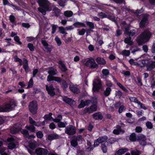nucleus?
<instances>
[{
	"instance_id": "37998d69",
	"label": "nucleus",
	"mask_w": 155,
	"mask_h": 155,
	"mask_svg": "<svg viewBox=\"0 0 155 155\" xmlns=\"http://www.w3.org/2000/svg\"><path fill=\"white\" fill-rule=\"evenodd\" d=\"M117 84L121 89L125 92H128V90L120 83L117 82Z\"/></svg>"
},
{
	"instance_id": "aec40b11",
	"label": "nucleus",
	"mask_w": 155,
	"mask_h": 155,
	"mask_svg": "<svg viewBox=\"0 0 155 155\" xmlns=\"http://www.w3.org/2000/svg\"><path fill=\"white\" fill-rule=\"evenodd\" d=\"M20 130V128L18 127L17 125H15L11 129L10 131L12 134H15L18 132Z\"/></svg>"
},
{
	"instance_id": "69168bd1",
	"label": "nucleus",
	"mask_w": 155,
	"mask_h": 155,
	"mask_svg": "<svg viewBox=\"0 0 155 155\" xmlns=\"http://www.w3.org/2000/svg\"><path fill=\"white\" fill-rule=\"evenodd\" d=\"M36 135L37 137L39 138H41L43 136L42 132L41 131L37 132L36 133Z\"/></svg>"
},
{
	"instance_id": "a878e982",
	"label": "nucleus",
	"mask_w": 155,
	"mask_h": 155,
	"mask_svg": "<svg viewBox=\"0 0 155 155\" xmlns=\"http://www.w3.org/2000/svg\"><path fill=\"white\" fill-rule=\"evenodd\" d=\"M93 117L95 119H101L103 118L102 115L101 114L100 112L97 113L93 114Z\"/></svg>"
},
{
	"instance_id": "c9c22d12",
	"label": "nucleus",
	"mask_w": 155,
	"mask_h": 155,
	"mask_svg": "<svg viewBox=\"0 0 155 155\" xmlns=\"http://www.w3.org/2000/svg\"><path fill=\"white\" fill-rule=\"evenodd\" d=\"M64 15L67 17H70L72 16L73 13L71 11H66L64 12Z\"/></svg>"
},
{
	"instance_id": "58836bf2",
	"label": "nucleus",
	"mask_w": 155,
	"mask_h": 155,
	"mask_svg": "<svg viewBox=\"0 0 155 155\" xmlns=\"http://www.w3.org/2000/svg\"><path fill=\"white\" fill-rule=\"evenodd\" d=\"M52 11L56 16H58L59 15L60 13V11L59 9L55 7L54 8Z\"/></svg>"
},
{
	"instance_id": "dca6fc26",
	"label": "nucleus",
	"mask_w": 155,
	"mask_h": 155,
	"mask_svg": "<svg viewBox=\"0 0 155 155\" xmlns=\"http://www.w3.org/2000/svg\"><path fill=\"white\" fill-rule=\"evenodd\" d=\"M23 68L24 69L25 72L27 73L30 71V69L28 66V61L25 58L23 59V63H22Z\"/></svg>"
},
{
	"instance_id": "a18cd8bd",
	"label": "nucleus",
	"mask_w": 155,
	"mask_h": 155,
	"mask_svg": "<svg viewBox=\"0 0 155 155\" xmlns=\"http://www.w3.org/2000/svg\"><path fill=\"white\" fill-rule=\"evenodd\" d=\"M29 123L31 124L35 125L37 126H39V125L38 124V123H36L35 121L33 120L32 118L31 117H29Z\"/></svg>"
},
{
	"instance_id": "f257e3e1",
	"label": "nucleus",
	"mask_w": 155,
	"mask_h": 155,
	"mask_svg": "<svg viewBox=\"0 0 155 155\" xmlns=\"http://www.w3.org/2000/svg\"><path fill=\"white\" fill-rule=\"evenodd\" d=\"M151 35V34L149 31L145 30L137 37V41L139 45H142L148 41Z\"/></svg>"
},
{
	"instance_id": "393cba45",
	"label": "nucleus",
	"mask_w": 155,
	"mask_h": 155,
	"mask_svg": "<svg viewBox=\"0 0 155 155\" xmlns=\"http://www.w3.org/2000/svg\"><path fill=\"white\" fill-rule=\"evenodd\" d=\"M124 131H122L120 129V127L119 126L117 125L116 127V129H114L113 131L114 134H118L121 133H123Z\"/></svg>"
},
{
	"instance_id": "b1692460",
	"label": "nucleus",
	"mask_w": 155,
	"mask_h": 155,
	"mask_svg": "<svg viewBox=\"0 0 155 155\" xmlns=\"http://www.w3.org/2000/svg\"><path fill=\"white\" fill-rule=\"evenodd\" d=\"M97 109V106L96 104H94L91 106L90 108H88L87 109V111L89 113H92V112L95 111Z\"/></svg>"
},
{
	"instance_id": "7c9ffc66",
	"label": "nucleus",
	"mask_w": 155,
	"mask_h": 155,
	"mask_svg": "<svg viewBox=\"0 0 155 155\" xmlns=\"http://www.w3.org/2000/svg\"><path fill=\"white\" fill-rule=\"evenodd\" d=\"M74 26L77 28H79L81 27H85V25L84 23L82 22H77L73 24Z\"/></svg>"
},
{
	"instance_id": "e433bc0d",
	"label": "nucleus",
	"mask_w": 155,
	"mask_h": 155,
	"mask_svg": "<svg viewBox=\"0 0 155 155\" xmlns=\"http://www.w3.org/2000/svg\"><path fill=\"white\" fill-rule=\"evenodd\" d=\"M111 89L109 87H107L104 91V94L106 96H108L110 94Z\"/></svg>"
},
{
	"instance_id": "c85d7f7f",
	"label": "nucleus",
	"mask_w": 155,
	"mask_h": 155,
	"mask_svg": "<svg viewBox=\"0 0 155 155\" xmlns=\"http://www.w3.org/2000/svg\"><path fill=\"white\" fill-rule=\"evenodd\" d=\"M70 88L71 91L74 93L78 94L79 92V89L73 85H71Z\"/></svg>"
},
{
	"instance_id": "f3484780",
	"label": "nucleus",
	"mask_w": 155,
	"mask_h": 155,
	"mask_svg": "<svg viewBox=\"0 0 155 155\" xmlns=\"http://www.w3.org/2000/svg\"><path fill=\"white\" fill-rule=\"evenodd\" d=\"M91 101L89 100H88L85 101H82L80 104L78 106V107L81 108L84 107L85 106H88L90 104Z\"/></svg>"
},
{
	"instance_id": "f8f14e48",
	"label": "nucleus",
	"mask_w": 155,
	"mask_h": 155,
	"mask_svg": "<svg viewBox=\"0 0 155 155\" xmlns=\"http://www.w3.org/2000/svg\"><path fill=\"white\" fill-rule=\"evenodd\" d=\"M46 88L48 94L51 96H53L54 95L55 93L54 91V88L53 86L51 85L48 86L47 85H46Z\"/></svg>"
},
{
	"instance_id": "0e129e2a",
	"label": "nucleus",
	"mask_w": 155,
	"mask_h": 155,
	"mask_svg": "<svg viewBox=\"0 0 155 155\" xmlns=\"http://www.w3.org/2000/svg\"><path fill=\"white\" fill-rule=\"evenodd\" d=\"M55 40L58 46H60L61 44V42L60 39L57 36L55 38Z\"/></svg>"
},
{
	"instance_id": "c03bdc74",
	"label": "nucleus",
	"mask_w": 155,
	"mask_h": 155,
	"mask_svg": "<svg viewBox=\"0 0 155 155\" xmlns=\"http://www.w3.org/2000/svg\"><path fill=\"white\" fill-rule=\"evenodd\" d=\"M65 28H64L63 27H59V31L60 33L64 35H67L68 34L67 33L65 32Z\"/></svg>"
},
{
	"instance_id": "1a4fd4ad",
	"label": "nucleus",
	"mask_w": 155,
	"mask_h": 155,
	"mask_svg": "<svg viewBox=\"0 0 155 155\" xmlns=\"http://www.w3.org/2000/svg\"><path fill=\"white\" fill-rule=\"evenodd\" d=\"M146 67L147 71H149L155 68V61L151 60L150 59H147Z\"/></svg>"
},
{
	"instance_id": "2eb2a0df",
	"label": "nucleus",
	"mask_w": 155,
	"mask_h": 155,
	"mask_svg": "<svg viewBox=\"0 0 155 155\" xmlns=\"http://www.w3.org/2000/svg\"><path fill=\"white\" fill-rule=\"evenodd\" d=\"M139 141L140 145L145 146L146 145V138L143 135H140L139 136Z\"/></svg>"
},
{
	"instance_id": "5701e85b",
	"label": "nucleus",
	"mask_w": 155,
	"mask_h": 155,
	"mask_svg": "<svg viewBox=\"0 0 155 155\" xmlns=\"http://www.w3.org/2000/svg\"><path fill=\"white\" fill-rule=\"evenodd\" d=\"M97 62L99 64L104 65L106 63V62L105 60L102 58L97 57L96 59Z\"/></svg>"
},
{
	"instance_id": "9b49d317",
	"label": "nucleus",
	"mask_w": 155,
	"mask_h": 155,
	"mask_svg": "<svg viewBox=\"0 0 155 155\" xmlns=\"http://www.w3.org/2000/svg\"><path fill=\"white\" fill-rule=\"evenodd\" d=\"M37 145V143L35 141H34L31 142L29 145L30 148L31 150L28 149L27 150L28 152L31 155H33L34 154V150H33L35 149Z\"/></svg>"
},
{
	"instance_id": "052dcab7",
	"label": "nucleus",
	"mask_w": 155,
	"mask_h": 155,
	"mask_svg": "<svg viewBox=\"0 0 155 155\" xmlns=\"http://www.w3.org/2000/svg\"><path fill=\"white\" fill-rule=\"evenodd\" d=\"M67 124V123H64V122H58V126L59 127H65L66 124Z\"/></svg>"
},
{
	"instance_id": "de8ad7c7",
	"label": "nucleus",
	"mask_w": 155,
	"mask_h": 155,
	"mask_svg": "<svg viewBox=\"0 0 155 155\" xmlns=\"http://www.w3.org/2000/svg\"><path fill=\"white\" fill-rule=\"evenodd\" d=\"M107 139V137H101L98 139V140H99L100 143H102L106 141Z\"/></svg>"
},
{
	"instance_id": "864d4df0",
	"label": "nucleus",
	"mask_w": 155,
	"mask_h": 155,
	"mask_svg": "<svg viewBox=\"0 0 155 155\" xmlns=\"http://www.w3.org/2000/svg\"><path fill=\"white\" fill-rule=\"evenodd\" d=\"M14 61L16 62H19L20 65H21L22 64V60L18 58L17 56H15L14 57Z\"/></svg>"
},
{
	"instance_id": "c756f323",
	"label": "nucleus",
	"mask_w": 155,
	"mask_h": 155,
	"mask_svg": "<svg viewBox=\"0 0 155 155\" xmlns=\"http://www.w3.org/2000/svg\"><path fill=\"white\" fill-rule=\"evenodd\" d=\"M48 72L49 74L55 75L57 73V72L56 69L51 68L49 70Z\"/></svg>"
},
{
	"instance_id": "338daca9",
	"label": "nucleus",
	"mask_w": 155,
	"mask_h": 155,
	"mask_svg": "<svg viewBox=\"0 0 155 155\" xmlns=\"http://www.w3.org/2000/svg\"><path fill=\"white\" fill-rule=\"evenodd\" d=\"M131 153L132 155H139L140 153L139 151L137 150H132Z\"/></svg>"
},
{
	"instance_id": "79ce46f5",
	"label": "nucleus",
	"mask_w": 155,
	"mask_h": 155,
	"mask_svg": "<svg viewBox=\"0 0 155 155\" xmlns=\"http://www.w3.org/2000/svg\"><path fill=\"white\" fill-rule=\"evenodd\" d=\"M62 116L60 115H59L56 118H52V120L54 122L56 123H58L60 122V121L62 120Z\"/></svg>"
},
{
	"instance_id": "7ed1b4c3",
	"label": "nucleus",
	"mask_w": 155,
	"mask_h": 155,
	"mask_svg": "<svg viewBox=\"0 0 155 155\" xmlns=\"http://www.w3.org/2000/svg\"><path fill=\"white\" fill-rule=\"evenodd\" d=\"M16 106V103L14 100H11L3 106H0V112H6L12 110Z\"/></svg>"
},
{
	"instance_id": "4be33fe9",
	"label": "nucleus",
	"mask_w": 155,
	"mask_h": 155,
	"mask_svg": "<svg viewBox=\"0 0 155 155\" xmlns=\"http://www.w3.org/2000/svg\"><path fill=\"white\" fill-rule=\"evenodd\" d=\"M148 23V21L146 18H143L140 23V26L141 28H143L147 25Z\"/></svg>"
},
{
	"instance_id": "412c9836",
	"label": "nucleus",
	"mask_w": 155,
	"mask_h": 155,
	"mask_svg": "<svg viewBox=\"0 0 155 155\" xmlns=\"http://www.w3.org/2000/svg\"><path fill=\"white\" fill-rule=\"evenodd\" d=\"M146 59L141 60L137 62V66L142 68L146 66L147 63Z\"/></svg>"
},
{
	"instance_id": "f03ea898",
	"label": "nucleus",
	"mask_w": 155,
	"mask_h": 155,
	"mask_svg": "<svg viewBox=\"0 0 155 155\" xmlns=\"http://www.w3.org/2000/svg\"><path fill=\"white\" fill-rule=\"evenodd\" d=\"M38 2L41 7L38 8V10L43 15L46 14V11L51 10L49 9L50 3L48 0H38Z\"/></svg>"
},
{
	"instance_id": "72a5a7b5",
	"label": "nucleus",
	"mask_w": 155,
	"mask_h": 155,
	"mask_svg": "<svg viewBox=\"0 0 155 155\" xmlns=\"http://www.w3.org/2000/svg\"><path fill=\"white\" fill-rule=\"evenodd\" d=\"M23 134L24 136L25 137H27L29 136V134L28 131L25 129H23L20 128L19 130Z\"/></svg>"
},
{
	"instance_id": "6e6552de",
	"label": "nucleus",
	"mask_w": 155,
	"mask_h": 155,
	"mask_svg": "<svg viewBox=\"0 0 155 155\" xmlns=\"http://www.w3.org/2000/svg\"><path fill=\"white\" fill-rule=\"evenodd\" d=\"M65 132L69 135H72L76 133V128L75 127L69 125L65 128Z\"/></svg>"
},
{
	"instance_id": "473e14b6",
	"label": "nucleus",
	"mask_w": 155,
	"mask_h": 155,
	"mask_svg": "<svg viewBox=\"0 0 155 155\" xmlns=\"http://www.w3.org/2000/svg\"><path fill=\"white\" fill-rule=\"evenodd\" d=\"M131 39V38L130 37L125 38L124 40V42L125 43L127 44L130 45H131L133 43V42Z\"/></svg>"
},
{
	"instance_id": "423d86ee",
	"label": "nucleus",
	"mask_w": 155,
	"mask_h": 155,
	"mask_svg": "<svg viewBox=\"0 0 155 155\" xmlns=\"http://www.w3.org/2000/svg\"><path fill=\"white\" fill-rule=\"evenodd\" d=\"M101 82L100 79L98 78H96L93 83V91H97L101 87Z\"/></svg>"
},
{
	"instance_id": "774afa93",
	"label": "nucleus",
	"mask_w": 155,
	"mask_h": 155,
	"mask_svg": "<svg viewBox=\"0 0 155 155\" xmlns=\"http://www.w3.org/2000/svg\"><path fill=\"white\" fill-rule=\"evenodd\" d=\"M86 30L84 28H82L81 30H78V34L80 35H84L85 32Z\"/></svg>"
},
{
	"instance_id": "2f4dec72",
	"label": "nucleus",
	"mask_w": 155,
	"mask_h": 155,
	"mask_svg": "<svg viewBox=\"0 0 155 155\" xmlns=\"http://www.w3.org/2000/svg\"><path fill=\"white\" fill-rule=\"evenodd\" d=\"M59 67L61 70L62 71H65L67 70V69L65 65L61 61H60L59 62Z\"/></svg>"
},
{
	"instance_id": "ea45409f",
	"label": "nucleus",
	"mask_w": 155,
	"mask_h": 155,
	"mask_svg": "<svg viewBox=\"0 0 155 155\" xmlns=\"http://www.w3.org/2000/svg\"><path fill=\"white\" fill-rule=\"evenodd\" d=\"M130 54V51L129 50H124L121 52V54L124 56H128Z\"/></svg>"
},
{
	"instance_id": "6ab92c4d",
	"label": "nucleus",
	"mask_w": 155,
	"mask_h": 155,
	"mask_svg": "<svg viewBox=\"0 0 155 155\" xmlns=\"http://www.w3.org/2000/svg\"><path fill=\"white\" fill-rule=\"evenodd\" d=\"M102 74L101 78H105L109 74V71L107 69H103L102 71Z\"/></svg>"
},
{
	"instance_id": "20e7f679",
	"label": "nucleus",
	"mask_w": 155,
	"mask_h": 155,
	"mask_svg": "<svg viewBox=\"0 0 155 155\" xmlns=\"http://www.w3.org/2000/svg\"><path fill=\"white\" fill-rule=\"evenodd\" d=\"M81 62L84 63L85 66L90 68H97L98 67V64L96 63L94 59L92 58L83 59Z\"/></svg>"
},
{
	"instance_id": "4c0bfd02",
	"label": "nucleus",
	"mask_w": 155,
	"mask_h": 155,
	"mask_svg": "<svg viewBox=\"0 0 155 155\" xmlns=\"http://www.w3.org/2000/svg\"><path fill=\"white\" fill-rule=\"evenodd\" d=\"M86 23L87 25L91 29H93L94 28V25L93 22L88 21H86Z\"/></svg>"
},
{
	"instance_id": "a211bd4d",
	"label": "nucleus",
	"mask_w": 155,
	"mask_h": 155,
	"mask_svg": "<svg viewBox=\"0 0 155 155\" xmlns=\"http://www.w3.org/2000/svg\"><path fill=\"white\" fill-rule=\"evenodd\" d=\"M128 150L127 148H122L116 151L114 155H122L124 153Z\"/></svg>"
},
{
	"instance_id": "8fccbe9b",
	"label": "nucleus",
	"mask_w": 155,
	"mask_h": 155,
	"mask_svg": "<svg viewBox=\"0 0 155 155\" xmlns=\"http://www.w3.org/2000/svg\"><path fill=\"white\" fill-rule=\"evenodd\" d=\"M137 60V59H135V60H134L133 59H131L129 60V62L130 64L137 66V62L135 61Z\"/></svg>"
},
{
	"instance_id": "a19ab883",
	"label": "nucleus",
	"mask_w": 155,
	"mask_h": 155,
	"mask_svg": "<svg viewBox=\"0 0 155 155\" xmlns=\"http://www.w3.org/2000/svg\"><path fill=\"white\" fill-rule=\"evenodd\" d=\"M129 98L131 102L135 103L137 104L139 101L137 98L135 97H129Z\"/></svg>"
},
{
	"instance_id": "9d476101",
	"label": "nucleus",
	"mask_w": 155,
	"mask_h": 155,
	"mask_svg": "<svg viewBox=\"0 0 155 155\" xmlns=\"http://www.w3.org/2000/svg\"><path fill=\"white\" fill-rule=\"evenodd\" d=\"M35 152L37 154L39 155H47L48 154V150L45 149L38 148L36 149Z\"/></svg>"
},
{
	"instance_id": "4468645a",
	"label": "nucleus",
	"mask_w": 155,
	"mask_h": 155,
	"mask_svg": "<svg viewBox=\"0 0 155 155\" xmlns=\"http://www.w3.org/2000/svg\"><path fill=\"white\" fill-rule=\"evenodd\" d=\"M136 31L135 30L132 29L129 30V28L128 27L125 28L124 31V34L129 35V37L134 36L135 34Z\"/></svg>"
},
{
	"instance_id": "3c124183",
	"label": "nucleus",
	"mask_w": 155,
	"mask_h": 155,
	"mask_svg": "<svg viewBox=\"0 0 155 155\" xmlns=\"http://www.w3.org/2000/svg\"><path fill=\"white\" fill-rule=\"evenodd\" d=\"M130 139L131 141H135L136 139V136L134 133H133L130 135Z\"/></svg>"
},
{
	"instance_id": "bf43d9fd",
	"label": "nucleus",
	"mask_w": 155,
	"mask_h": 155,
	"mask_svg": "<svg viewBox=\"0 0 155 155\" xmlns=\"http://www.w3.org/2000/svg\"><path fill=\"white\" fill-rule=\"evenodd\" d=\"M6 148L2 147L0 148V153L1 155H8L5 153H4V152L6 150Z\"/></svg>"
},
{
	"instance_id": "39448f33",
	"label": "nucleus",
	"mask_w": 155,
	"mask_h": 155,
	"mask_svg": "<svg viewBox=\"0 0 155 155\" xmlns=\"http://www.w3.org/2000/svg\"><path fill=\"white\" fill-rule=\"evenodd\" d=\"M8 147L9 149H12L15 148L18 145V143L16 139L13 137H11L8 138Z\"/></svg>"
},
{
	"instance_id": "ddd939ff",
	"label": "nucleus",
	"mask_w": 155,
	"mask_h": 155,
	"mask_svg": "<svg viewBox=\"0 0 155 155\" xmlns=\"http://www.w3.org/2000/svg\"><path fill=\"white\" fill-rule=\"evenodd\" d=\"M97 15L101 18H107L112 20H114L115 18L114 17L112 16V15H110L108 14H106L102 12L98 13Z\"/></svg>"
},
{
	"instance_id": "49530a36",
	"label": "nucleus",
	"mask_w": 155,
	"mask_h": 155,
	"mask_svg": "<svg viewBox=\"0 0 155 155\" xmlns=\"http://www.w3.org/2000/svg\"><path fill=\"white\" fill-rule=\"evenodd\" d=\"M138 105V107L140 108L146 110L147 109V108L145 106L144 104L141 103L140 101H139L137 104Z\"/></svg>"
},
{
	"instance_id": "bb28decb",
	"label": "nucleus",
	"mask_w": 155,
	"mask_h": 155,
	"mask_svg": "<svg viewBox=\"0 0 155 155\" xmlns=\"http://www.w3.org/2000/svg\"><path fill=\"white\" fill-rule=\"evenodd\" d=\"M58 136L56 134L49 135L48 136L47 139L49 140H51L58 139Z\"/></svg>"
},
{
	"instance_id": "4d7b16f0",
	"label": "nucleus",
	"mask_w": 155,
	"mask_h": 155,
	"mask_svg": "<svg viewBox=\"0 0 155 155\" xmlns=\"http://www.w3.org/2000/svg\"><path fill=\"white\" fill-rule=\"evenodd\" d=\"M102 150L104 153H106L107 151V148L104 144H102L101 146Z\"/></svg>"
},
{
	"instance_id": "09e8293b",
	"label": "nucleus",
	"mask_w": 155,
	"mask_h": 155,
	"mask_svg": "<svg viewBox=\"0 0 155 155\" xmlns=\"http://www.w3.org/2000/svg\"><path fill=\"white\" fill-rule=\"evenodd\" d=\"M58 3L61 6H64L65 5L66 0H58Z\"/></svg>"
},
{
	"instance_id": "cd10ccee",
	"label": "nucleus",
	"mask_w": 155,
	"mask_h": 155,
	"mask_svg": "<svg viewBox=\"0 0 155 155\" xmlns=\"http://www.w3.org/2000/svg\"><path fill=\"white\" fill-rule=\"evenodd\" d=\"M63 100L66 103L69 104L70 105H71L72 104L75 103V101L70 98H69L67 97H64L63 98Z\"/></svg>"
},
{
	"instance_id": "603ef678",
	"label": "nucleus",
	"mask_w": 155,
	"mask_h": 155,
	"mask_svg": "<svg viewBox=\"0 0 155 155\" xmlns=\"http://www.w3.org/2000/svg\"><path fill=\"white\" fill-rule=\"evenodd\" d=\"M25 127L32 132H34L35 131V127L34 126H28L27 125Z\"/></svg>"
},
{
	"instance_id": "13d9d810",
	"label": "nucleus",
	"mask_w": 155,
	"mask_h": 155,
	"mask_svg": "<svg viewBox=\"0 0 155 155\" xmlns=\"http://www.w3.org/2000/svg\"><path fill=\"white\" fill-rule=\"evenodd\" d=\"M28 47L29 48V50L31 51H33L34 50L35 47L31 43H28Z\"/></svg>"
},
{
	"instance_id": "e2e57ef3",
	"label": "nucleus",
	"mask_w": 155,
	"mask_h": 155,
	"mask_svg": "<svg viewBox=\"0 0 155 155\" xmlns=\"http://www.w3.org/2000/svg\"><path fill=\"white\" fill-rule=\"evenodd\" d=\"M15 41L19 45H21V42L20 41V38L18 36H16L14 37Z\"/></svg>"
},
{
	"instance_id": "680f3d73",
	"label": "nucleus",
	"mask_w": 155,
	"mask_h": 155,
	"mask_svg": "<svg viewBox=\"0 0 155 155\" xmlns=\"http://www.w3.org/2000/svg\"><path fill=\"white\" fill-rule=\"evenodd\" d=\"M51 26L52 27L51 33L52 34H54L56 31L57 28V25H51Z\"/></svg>"
},
{
	"instance_id": "0eeeda50",
	"label": "nucleus",
	"mask_w": 155,
	"mask_h": 155,
	"mask_svg": "<svg viewBox=\"0 0 155 155\" xmlns=\"http://www.w3.org/2000/svg\"><path fill=\"white\" fill-rule=\"evenodd\" d=\"M29 108L30 111L32 114L36 113L37 110V104L36 101H33L30 103Z\"/></svg>"
},
{
	"instance_id": "6e6d98bb",
	"label": "nucleus",
	"mask_w": 155,
	"mask_h": 155,
	"mask_svg": "<svg viewBox=\"0 0 155 155\" xmlns=\"http://www.w3.org/2000/svg\"><path fill=\"white\" fill-rule=\"evenodd\" d=\"M146 125L148 129H151L153 127L152 123L149 121L147 122L146 123Z\"/></svg>"
},
{
	"instance_id": "5fc2aeb1",
	"label": "nucleus",
	"mask_w": 155,
	"mask_h": 155,
	"mask_svg": "<svg viewBox=\"0 0 155 155\" xmlns=\"http://www.w3.org/2000/svg\"><path fill=\"white\" fill-rule=\"evenodd\" d=\"M71 145L73 147H75L78 145V143L76 140L74 139L72 140L71 142Z\"/></svg>"
},
{
	"instance_id": "f704fd0d",
	"label": "nucleus",
	"mask_w": 155,
	"mask_h": 155,
	"mask_svg": "<svg viewBox=\"0 0 155 155\" xmlns=\"http://www.w3.org/2000/svg\"><path fill=\"white\" fill-rule=\"evenodd\" d=\"M41 43L43 45L46 47L45 49H46V51L47 52H50L51 51V49L47 47V46L48 45V44L46 41L42 40L41 41Z\"/></svg>"
}]
</instances>
